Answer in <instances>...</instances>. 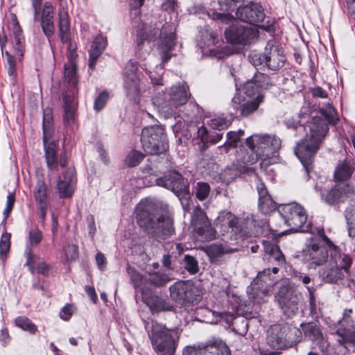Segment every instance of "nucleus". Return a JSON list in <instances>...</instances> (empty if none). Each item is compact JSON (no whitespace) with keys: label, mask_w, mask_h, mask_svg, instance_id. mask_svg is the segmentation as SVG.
I'll return each mask as SVG.
<instances>
[{"label":"nucleus","mask_w":355,"mask_h":355,"mask_svg":"<svg viewBox=\"0 0 355 355\" xmlns=\"http://www.w3.org/2000/svg\"><path fill=\"white\" fill-rule=\"evenodd\" d=\"M321 116H315L307 123L309 133L306 139L298 143L295 153L302 164L307 175L312 169L314 155L329 130L328 124H335L338 120L335 109L329 104L320 110Z\"/></svg>","instance_id":"nucleus-1"},{"label":"nucleus","mask_w":355,"mask_h":355,"mask_svg":"<svg viewBox=\"0 0 355 355\" xmlns=\"http://www.w3.org/2000/svg\"><path fill=\"white\" fill-rule=\"evenodd\" d=\"M138 225L149 235L165 240L175 234L173 219L168 215L156 216L153 206L139 207L137 213Z\"/></svg>","instance_id":"nucleus-2"},{"label":"nucleus","mask_w":355,"mask_h":355,"mask_svg":"<svg viewBox=\"0 0 355 355\" xmlns=\"http://www.w3.org/2000/svg\"><path fill=\"white\" fill-rule=\"evenodd\" d=\"M175 26L173 24H165L159 31V27L152 28L151 26L143 24L137 31V44L141 46L145 41L155 40L159 33V49H160L162 63L164 64L171 58L170 51L175 44Z\"/></svg>","instance_id":"nucleus-3"},{"label":"nucleus","mask_w":355,"mask_h":355,"mask_svg":"<svg viewBox=\"0 0 355 355\" xmlns=\"http://www.w3.org/2000/svg\"><path fill=\"white\" fill-rule=\"evenodd\" d=\"M252 224V220L241 219L227 210L220 211L214 221L215 228L225 241H235L244 236Z\"/></svg>","instance_id":"nucleus-4"},{"label":"nucleus","mask_w":355,"mask_h":355,"mask_svg":"<svg viewBox=\"0 0 355 355\" xmlns=\"http://www.w3.org/2000/svg\"><path fill=\"white\" fill-rule=\"evenodd\" d=\"M148 331L154 350L158 355H173L179 340L176 329H168L164 325L152 321Z\"/></svg>","instance_id":"nucleus-5"},{"label":"nucleus","mask_w":355,"mask_h":355,"mask_svg":"<svg viewBox=\"0 0 355 355\" xmlns=\"http://www.w3.org/2000/svg\"><path fill=\"white\" fill-rule=\"evenodd\" d=\"M246 144L250 152L248 158L245 161L246 163L253 164L259 159L268 157L281 146V140L275 135H253L247 138Z\"/></svg>","instance_id":"nucleus-6"},{"label":"nucleus","mask_w":355,"mask_h":355,"mask_svg":"<svg viewBox=\"0 0 355 355\" xmlns=\"http://www.w3.org/2000/svg\"><path fill=\"white\" fill-rule=\"evenodd\" d=\"M141 142L145 152L151 155L163 153L168 148L164 129L159 125L147 126L143 128Z\"/></svg>","instance_id":"nucleus-7"},{"label":"nucleus","mask_w":355,"mask_h":355,"mask_svg":"<svg viewBox=\"0 0 355 355\" xmlns=\"http://www.w3.org/2000/svg\"><path fill=\"white\" fill-rule=\"evenodd\" d=\"M279 213L291 230L309 231V226L306 225L307 216L304 209L300 205L297 203L284 205L279 209Z\"/></svg>","instance_id":"nucleus-8"},{"label":"nucleus","mask_w":355,"mask_h":355,"mask_svg":"<svg viewBox=\"0 0 355 355\" xmlns=\"http://www.w3.org/2000/svg\"><path fill=\"white\" fill-rule=\"evenodd\" d=\"M9 29L12 33V43L13 46V53H11L6 51V55L8 64V73L12 76L16 71V60H21L24 55V40L18 21L15 16L9 25Z\"/></svg>","instance_id":"nucleus-9"},{"label":"nucleus","mask_w":355,"mask_h":355,"mask_svg":"<svg viewBox=\"0 0 355 355\" xmlns=\"http://www.w3.org/2000/svg\"><path fill=\"white\" fill-rule=\"evenodd\" d=\"M327 248L318 240L311 239L303 250V257L310 268L322 266L328 259Z\"/></svg>","instance_id":"nucleus-10"},{"label":"nucleus","mask_w":355,"mask_h":355,"mask_svg":"<svg viewBox=\"0 0 355 355\" xmlns=\"http://www.w3.org/2000/svg\"><path fill=\"white\" fill-rule=\"evenodd\" d=\"M156 183L172 191L180 198H187L189 196V186L187 180L184 179L181 174L171 171L164 178H157Z\"/></svg>","instance_id":"nucleus-11"},{"label":"nucleus","mask_w":355,"mask_h":355,"mask_svg":"<svg viewBox=\"0 0 355 355\" xmlns=\"http://www.w3.org/2000/svg\"><path fill=\"white\" fill-rule=\"evenodd\" d=\"M277 301L284 314L288 318L295 315L302 306V297L286 288H282L277 294Z\"/></svg>","instance_id":"nucleus-12"},{"label":"nucleus","mask_w":355,"mask_h":355,"mask_svg":"<svg viewBox=\"0 0 355 355\" xmlns=\"http://www.w3.org/2000/svg\"><path fill=\"white\" fill-rule=\"evenodd\" d=\"M191 223L193 230L202 240L208 241L215 239L217 230L212 227L207 215L199 206L193 209Z\"/></svg>","instance_id":"nucleus-13"},{"label":"nucleus","mask_w":355,"mask_h":355,"mask_svg":"<svg viewBox=\"0 0 355 355\" xmlns=\"http://www.w3.org/2000/svg\"><path fill=\"white\" fill-rule=\"evenodd\" d=\"M225 38L232 44H246L257 37V29L251 25L232 24L225 32Z\"/></svg>","instance_id":"nucleus-14"},{"label":"nucleus","mask_w":355,"mask_h":355,"mask_svg":"<svg viewBox=\"0 0 355 355\" xmlns=\"http://www.w3.org/2000/svg\"><path fill=\"white\" fill-rule=\"evenodd\" d=\"M183 355H230V352L225 343L215 341L205 345L187 347Z\"/></svg>","instance_id":"nucleus-15"},{"label":"nucleus","mask_w":355,"mask_h":355,"mask_svg":"<svg viewBox=\"0 0 355 355\" xmlns=\"http://www.w3.org/2000/svg\"><path fill=\"white\" fill-rule=\"evenodd\" d=\"M237 17L250 24L262 22L266 17L263 7L257 3L250 2L245 6L239 7L236 11Z\"/></svg>","instance_id":"nucleus-16"},{"label":"nucleus","mask_w":355,"mask_h":355,"mask_svg":"<svg viewBox=\"0 0 355 355\" xmlns=\"http://www.w3.org/2000/svg\"><path fill=\"white\" fill-rule=\"evenodd\" d=\"M304 337L311 341L313 345L323 350L328 344L324 336L322 333L320 324L317 322L302 323L300 324Z\"/></svg>","instance_id":"nucleus-17"},{"label":"nucleus","mask_w":355,"mask_h":355,"mask_svg":"<svg viewBox=\"0 0 355 355\" xmlns=\"http://www.w3.org/2000/svg\"><path fill=\"white\" fill-rule=\"evenodd\" d=\"M137 67L128 63L125 68L124 87L127 96L131 100H136L139 95V79L137 75Z\"/></svg>","instance_id":"nucleus-18"},{"label":"nucleus","mask_w":355,"mask_h":355,"mask_svg":"<svg viewBox=\"0 0 355 355\" xmlns=\"http://www.w3.org/2000/svg\"><path fill=\"white\" fill-rule=\"evenodd\" d=\"M192 284L184 281L177 282L169 287L171 299L181 304L192 300Z\"/></svg>","instance_id":"nucleus-19"},{"label":"nucleus","mask_w":355,"mask_h":355,"mask_svg":"<svg viewBox=\"0 0 355 355\" xmlns=\"http://www.w3.org/2000/svg\"><path fill=\"white\" fill-rule=\"evenodd\" d=\"M265 50L267 53L266 66L268 69L276 71L284 65L286 58L282 47L268 42Z\"/></svg>","instance_id":"nucleus-20"},{"label":"nucleus","mask_w":355,"mask_h":355,"mask_svg":"<svg viewBox=\"0 0 355 355\" xmlns=\"http://www.w3.org/2000/svg\"><path fill=\"white\" fill-rule=\"evenodd\" d=\"M188 86L186 84H179L171 87L169 92L168 103H160L162 107H177L185 104L190 94L188 93Z\"/></svg>","instance_id":"nucleus-21"},{"label":"nucleus","mask_w":355,"mask_h":355,"mask_svg":"<svg viewBox=\"0 0 355 355\" xmlns=\"http://www.w3.org/2000/svg\"><path fill=\"white\" fill-rule=\"evenodd\" d=\"M354 192V187L345 183H338L334 188L328 191L327 194L322 197L324 201L333 205L339 203L343 200L344 196L352 194Z\"/></svg>","instance_id":"nucleus-22"},{"label":"nucleus","mask_w":355,"mask_h":355,"mask_svg":"<svg viewBox=\"0 0 355 355\" xmlns=\"http://www.w3.org/2000/svg\"><path fill=\"white\" fill-rule=\"evenodd\" d=\"M75 178L73 168H67L62 176L59 177L57 189L60 198H69L73 193V183Z\"/></svg>","instance_id":"nucleus-23"},{"label":"nucleus","mask_w":355,"mask_h":355,"mask_svg":"<svg viewBox=\"0 0 355 355\" xmlns=\"http://www.w3.org/2000/svg\"><path fill=\"white\" fill-rule=\"evenodd\" d=\"M54 7L51 2H45L41 16V26L42 31L47 37H51L55 31V26L53 22Z\"/></svg>","instance_id":"nucleus-24"},{"label":"nucleus","mask_w":355,"mask_h":355,"mask_svg":"<svg viewBox=\"0 0 355 355\" xmlns=\"http://www.w3.org/2000/svg\"><path fill=\"white\" fill-rule=\"evenodd\" d=\"M257 189L259 194V209L264 214H270L276 209V204L262 182H258Z\"/></svg>","instance_id":"nucleus-25"},{"label":"nucleus","mask_w":355,"mask_h":355,"mask_svg":"<svg viewBox=\"0 0 355 355\" xmlns=\"http://www.w3.org/2000/svg\"><path fill=\"white\" fill-rule=\"evenodd\" d=\"M333 252L331 253L332 259H334V262L338 268L344 271L347 275V278L351 280H354V276H352L349 272V268L353 263V259L349 254L341 252L338 247L334 245L331 248Z\"/></svg>","instance_id":"nucleus-26"},{"label":"nucleus","mask_w":355,"mask_h":355,"mask_svg":"<svg viewBox=\"0 0 355 355\" xmlns=\"http://www.w3.org/2000/svg\"><path fill=\"white\" fill-rule=\"evenodd\" d=\"M281 325H274L267 331V343L275 349H282L286 347Z\"/></svg>","instance_id":"nucleus-27"},{"label":"nucleus","mask_w":355,"mask_h":355,"mask_svg":"<svg viewBox=\"0 0 355 355\" xmlns=\"http://www.w3.org/2000/svg\"><path fill=\"white\" fill-rule=\"evenodd\" d=\"M263 95H258L252 100L248 101L241 106H239V98L234 97L232 101V105L234 109L240 110V112L242 116H247L257 110L260 103L263 101Z\"/></svg>","instance_id":"nucleus-28"},{"label":"nucleus","mask_w":355,"mask_h":355,"mask_svg":"<svg viewBox=\"0 0 355 355\" xmlns=\"http://www.w3.org/2000/svg\"><path fill=\"white\" fill-rule=\"evenodd\" d=\"M335 336L338 344L345 349L350 346L355 347V327H340L336 331Z\"/></svg>","instance_id":"nucleus-29"},{"label":"nucleus","mask_w":355,"mask_h":355,"mask_svg":"<svg viewBox=\"0 0 355 355\" xmlns=\"http://www.w3.org/2000/svg\"><path fill=\"white\" fill-rule=\"evenodd\" d=\"M106 46V40L103 36H97L93 42L89 51V67L95 68L96 60L103 53Z\"/></svg>","instance_id":"nucleus-30"},{"label":"nucleus","mask_w":355,"mask_h":355,"mask_svg":"<svg viewBox=\"0 0 355 355\" xmlns=\"http://www.w3.org/2000/svg\"><path fill=\"white\" fill-rule=\"evenodd\" d=\"M43 143L47 166L51 170L56 169L58 166L57 143L51 141V138H47L45 141L43 140Z\"/></svg>","instance_id":"nucleus-31"},{"label":"nucleus","mask_w":355,"mask_h":355,"mask_svg":"<svg viewBox=\"0 0 355 355\" xmlns=\"http://www.w3.org/2000/svg\"><path fill=\"white\" fill-rule=\"evenodd\" d=\"M281 327L282 333L284 334L286 347H291L301 341L302 333L300 329L287 324Z\"/></svg>","instance_id":"nucleus-32"},{"label":"nucleus","mask_w":355,"mask_h":355,"mask_svg":"<svg viewBox=\"0 0 355 355\" xmlns=\"http://www.w3.org/2000/svg\"><path fill=\"white\" fill-rule=\"evenodd\" d=\"M144 300L150 309L154 312L173 311V306L166 300L158 295H152L149 297H144Z\"/></svg>","instance_id":"nucleus-33"},{"label":"nucleus","mask_w":355,"mask_h":355,"mask_svg":"<svg viewBox=\"0 0 355 355\" xmlns=\"http://www.w3.org/2000/svg\"><path fill=\"white\" fill-rule=\"evenodd\" d=\"M355 167V164L345 159L338 164L334 172V179L336 182L344 181L350 178Z\"/></svg>","instance_id":"nucleus-34"},{"label":"nucleus","mask_w":355,"mask_h":355,"mask_svg":"<svg viewBox=\"0 0 355 355\" xmlns=\"http://www.w3.org/2000/svg\"><path fill=\"white\" fill-rule=\"evenodd\" d=\"M72 94H66L63 96V102H64V122L67 124H70L74 120L75 116V110H76V103H75V97L74 93L75 91L73 90L71 92Z\"/></svg>","instance_id":"nucleus-35"},{"label":"nucleus","mask_w":355,"mask_h":355,"mask_svg":"<svg viewBox=\"0 0 355 355\" xmlns=\"http://www.w3.org/2000/svg\"><path fill=\"white\" fill-rule=\"evenodd\" d=\"M263 246L266 254L270 256L269 261L274 260L279 266L284 264L285 258L278 245L270 241H263Z\"/></svg>","instance_id":"nucleus-36"},{"label":"nucleus","mask_w":355,"mask_h":355,"mask_svg":"<svg viewBox=\"0 0 355 355\" xmlns=\"http://www.w3.org/2000/svg\"><path fill=\"white\" fill-rule=\"evenodd\" d=\"M320 277L327 283H336L345 277L347 278L346 273L336 266L323 270L320 272Z\"/></svg>","instance_id":"nucleus-37"},{"label":"nucleus","mask_w":355,"mask_h":355,"mask_svg":"<svg viewBox=\"0 0 355 355\" xmlns=\"http://www.w3.org/2000/svg\"><path fill=\"white\" fill-rule=\"evenodd\" d=\"M58 15L60 39L62 42H67L68 40L67 33L70 27L68 12L65 8H60Z\"/></svg>","instance_id":"nucleus-38"},{"label":"nucleus","mask_w":355,"mask_h":355,"mask_svg":"<svg viewBox=\"0 0 355 355\" xmlns=\"http://www.w3.org/2000/svg\"><path fill=\"white\" fill-rule=\"evenodd\" d=\"M34 198L37 206L48 207L47 187L43 181H38L34 189Z\"/></svg>","instance_id":"nucleus-39"},{"label":"nucleus","mask_w":355,"mask_h":355,"mask_svg":"<svg viewBox=\"0 0 355 355\" xmlns=\"http://www.w3.org/2000/svg\"><path fill=\"white\" fill-rule=\"evenodd\" d=\"M198 136L201 137V140L203 143V146L201 148V150H204L207 148V143H211V144H216L219 142L223 137L222 133H213L208 135L207 128L202 126L198 129Z\"/></svg>","instance_id":"nucleus-40"},{"label":"nucleus","mask_w":355,"mask_h":355,"mask_svg":"<svg viewBox=\"0 0 355 355\" xmlns=\"http://www.w3.org/2000/svg\"><path fill=\"white\" fill-rule=\"evenodd\" d=\"M244 135L243 130L238 131H230L227 133V141L224 144L220 146V148H224L225 153L228 152L229 148H235L237 147L238 142L240 141L241 137Z\"/></svg>","instance_id":"nucleus-41"},{"label":"nucleus","mask_w":355,"mask_h":355,"mask_svg":"<svg viewBox=\"0 0 355 355\" xmlns=\"http://www.w3.org/2000/svg\"><path fill=\"white\" fill-rule=\"evenodd\" d=\"M53 114L52 111L49 108L44 110L43 114V137L45 141L47 138H51L53 132L52 129Z\"/></svg>","instance_id":"nucleus-42"},{"label":"nucleus","mask_w":355,"mask_h":355,"mask_svg":"<svg viewBox=\"0 0 355 355\" xmlns=\"http://www.w3.org/2000/svg\"><path fill=\"white\" fill-rule=\"evenodd\" d=\"M252 80L260 90L269 89L274 83L272 79L266 74L257 71L254 73Z\"/></svg>","instance_id":"nucleus-43"},{"label":"nucleus","mask_w":355,"mask_h":355,"mask_svg":"<svg viewBox=\"0 0 355 355\" xmlns=\"http://www.w3.org/2000/svg\"><path fill=\"white\" fill-rule=\"evenodd\" d=\"M64 78L71 87H75L77 83L76 64L71 60L64 64Z\"/></svg>","instance_id":"nucleus-44"},{"label":"nucleus","mask_w":355,"mask_h":355,"mask_svg":"<svg viewBox=\"0 0 355 355\" xmlns=\"http://www.w3.org/2000/svg\"><path fill=\"white\" fill-rule=\"evenodd\" d=\"M233 249L221 244L211 245L207 249V254L211 258H218L225 254H230Z\"/></svg>","instance_id":"nucleus-45"},{"label":"nucleus","mask_w":355,"mask_h":355,"mask_svg":"<svg viewBox=\"0 0 355 355\" xmlns=\"http://www.w3.org/2000/svg\"><path fill=\"white\" fill-rule=\"evenodd\" d=\"M211 191V188L207 182H198L193 187V193L199 200H206Z\"/></svg>","instance_id":"nucleus-46"},{"label":"nucleus","mask_w":355,"mask_h":355,"mask_svg":"<svg viewBox=\"0 0 355 355\" xmlns=\"http://www.w3.org/2000/svg\"><path fill=\"white\" fill-rule=\"evenodd\" d=\"M148 281L150 284L159 287L171 281V278L167 274L156 272L150 274Z\"/></svg>","instance_id":"nucleus-47"},{"label":"nucleus","mask_w":355,"mask_h":355,"mask_svg":"<svg viewBox=\"0 0 355 355\" xmlns=\"http://www.w3.org/2000/svg\"><path fill=\"white\" fill-rule=\"evenodd\" d=\"M345 219L350 237H355V206H350L345 211Z\"/></svg>","instance_id":"nucleus-48"},{"label":"nucleus","mask_w":355,"mask_h":355,"mask_svg":"<svg viewBox=\"0 0 355 355\" xmlns=\"http://www.w3.org/2000/svg\"><path fill=\"white\" fill-rule=\"evenodd\" d=\"M15 324L17 327L31 334H35L37 327L26 317L19 316L15 319Z\"/></svg>","instance_id":"nucleus-49"},{"label":"nucleus","mask_w":355,"mask_h":355,"mask_svg":"<svg viewBox=\"0 0 355 355\" xmlns=\"http://www.w3.org/2000/svg\"><path fill=\"white\" fill-rule=\"evenodd\" d=\"M184 268L191 274H196L199 270L198 263L195 257L191 255H185L184 258Z\"/></svg>","instance_id":"nucleus-50"},{"label":"nucleus","mask_w":355,"mask_h":355,"mask_svg":"<svg viewBox=\"0 0 355 355\" xmlns=\"http://www.w3.org/2000/svg\"><path fill=\"white\" fill-rule=\"evenodd\" d=\"M144 158V155L139 151L132 150L126 157L125 163L130 167L138 165Z\"/></svg>","instance_id":"nucleus-51"},{"label":"nucleus","mask_w":355,"mask_h":355,"mask_svg":"<svg viewBox=\"0 0 355 355\" xmlns=\"http://www.w3.org/2000/svg\"><path fill=\"white\" fill-rule=\"evenodd\" d=\"M243 89L244 93L249 97H256L258 95H262L260 89L257 87L252 78L243 85Z\"/></svg>","instance_id":"nucleus-52"},{"label":"nucleus","mask_w":355,"mask_h":355,"mask_svg":"<svg viewBox=\"0 0 355 355\" xmlns=\"http://www.w3.org/2000/svg\"><path fill=\"white\" fill-rule=\"evenodd\" d=\"M230 122L225 118H214L209 121V125L213 130H222L227 128Z\"/></svg>","instance_id":"nucleus-53"},{"label":"nucleus","mask_w":355,"mask_h":355,"mask_svg":"<svg viewBox=\"0 0 355 355\" xmlns=\"http://www.w3.org/2000/svg\"><path fill=\"white\" fill-rule=\"evenodd\" d=\"M249 60L250 62L254 65V66H259L261 65L263 63L266 64V60H267V53L265 51L264 54H261L257 52H252L249 55Z\"/></svg>","instance_id":"nucleus-54"},{"label":"nucleus","mask_w":355,"mask_h":355,"mask_svg":"<svg viewBox=\"0 0 355 355\" xmlns=\"http://www.w3.org/2000/svg\"><path fill=\"white\" fill-rule=\"evenodd\" d=\"M42 239V232L38 229H34L29 232L28 242L31 247H36Z\"/></svg>","instance_id":"nucleus-55"},{"label":"nucleus","mask_w":355,"mask_h":355,"mask_svg":"<svg viewBox=\"0 0 355 355\" xmlns=\"http://www.w3.org/2000/svg\"><path fill=\"white\" fill-rule=\"evenodd\" d=\"M127 272L135 287H139L142 282L141 275L134 268H132L130 266H128L127 268Z\"/></svg>","instance_id":"nucleus-56"},{"label":"nucleus","mask_w":355,"mask_h":355,"mask_svg":"<svg viewBox=\"0 0 355 355\" xmlns=\"http://www.w3.org/2000/svg\"><path fill=\"white\" fill-rule=\"evenodd\" d=\"M10 235L9 234H4L1 236L0 240V254L1 256L6 255L9 251L10 247Z\"/></svg>","instance_id":"nucleus-57"},{"label":"nucleus","mask_w":355,"mask_h":355,"mask_svg":"<svg viewBox=\"0 0 355 355\" xmlns=\"http://www.w3.org/2000/svg\"><path fill=\"white\" fill-rule=\"evenodd\" d=\"M108 97L109 94L107 92H101L94 101V109L97 111H100L101 110H102L105 106L108 99Z\"/></svg>","instance_id":"nucleus-58"},{"label":"nucleus","mask_w":355,"mask_h":355,"mask_svg":"<svg viewBox=\"0 0 355 355\" xmlns=\"http://www.w3.org/2000/svg\"><path fill=\"white\" fill-rule=\"evenodd\" d=\"M25 257L26 258V261L25 263V265H33L35 266V264L37 263V260L39 259V257L35 254H33L31 250L28 248H26L25 250Z\"/></svg>","instance_id":"nucleus-59"},{"label":"nucleus","mask_w":355,"mask_h":355,"mask_svg":"<svg viewBox=\"0 0 355 355\" xmlns=\"http://www.w3.org/2000/svg\"><path fill=\"white\" fill-rule=\"evenodd\" d=\"M73 312V308L71 305L64 306L60 313V318L64 320H68Z\"/></svg>","instance_id":"nucleus-60"},{"label":"nucleus","mask_w":355,"mask_h":355,"mask_svg":"<svg viewBox=\"0 0 355 355\" xmlns=\"http://www.w3.org/2000/svg\"><path fill=\"white\" fill-rule=\"evenodd\" d=\"M95 258H96V262L98 266V268L101 270H103L106 268V265H107V259H106L105 255L102 252H98L96 254Z\"/></svg>","instance_id":"nucleus-61"},{"label":"nucleus","mask_w":355,"mask_h":355,"mask_svg":"<svg viewBox=\"0 0 355 355\" xmlns=\"http://www.w3.org/2000/svg\"><path fill=\"white\" fill-rule=\"evenodd\" d=\"M51 266L45 262L39 263L37 266V272L44 276H48Z\"/></svg>","instance_id":"nucleus-62"},{"label":"nucleus","mask_w":355,"mask_h":355,"mask_svg":"<svg viewBox=\"0 0 355 355\" xmlns=\"http://www.w3.org/2000/svg\"><path fill=\"white\" fill-rule=\"evenodd\" d=\"M87 221H88L89 234L93 237L96 231L94 216H89L87 218Z\"/></svg>","instance_id":"nucleus-63"},{"label":"nucleus","mask_w":355,"mask_h":355,"mask_svg":"<svg viewBox=\"0 0 355 355\" xmlns=\"http://www.w3.org/2000/svg\"><path fill=\"white\" fill-rule=\"evenodd\" d=\"M306 288L309 293V302H310V307L311 311H313L315 309V300L314 297V291L315 289L313 287L306 286Z\"/></svg>","instance_id":"nucleus-64"}]
</instances>
